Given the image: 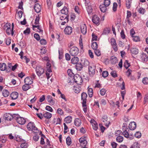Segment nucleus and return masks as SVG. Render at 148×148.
<instances>
[{"mask_svg":"<svg viewBox=\"0 0 148 148\" xmlns=\"http://www.w3.org/2000/svg\"><path fill=\"white\" fill-rule=\"evenodd\" d=\"M6 30V33L8 35H9L10 34L12 35H13L14 34L13 29H8Z\"/></svg>","mask_w":148,"mask_h":148,"instance_id":"obj_46","label":"nucleus"},{"mask_svg":"<svg viewBox=\"0 0 148 148\" xmlns=\"http://www.w3.org/2000/svg\"><path fill=\"white\" fill-rule=\"evenodd\" d=\"M45 109L47 110H48L50 112H52L53 110L52 108L48 106H46L45 108Z\"/></svg>","mask_w":148,"mask_h":148,"instance_id":"obj_63","label":"nucleus"},{"mask_svg":"<svg viewBox=\"0 0 148 148\" xmlns=\"http://www.w3.org/2000/svg\"><path fill=\"white\" fill-rule=\"evenodd\" d=\"M111 75L114 77H117V75L116 72L115 71H112L110 73Z\"/></svg>","mask_w":148,"mask_h":148,"instance_id":"obj_61","label":"nucleus"},{"mask_svg":"<svg viewBox=\"0 0 148 148\" xmlns=\"http://www.w3.org/2000/svg\"><path fill=\"white\" fill-rule=\"evenodd\" d=\"M117 142L119 143H121L123 140V137L120 136H118L116 138Z\"/></svg>","mask_w":148,"mask_h":148,"instance_id":"obj_36","label":"nucleus"},{"mask_svg":"<svg viewBox=\"0 0 148 148\" xmlns=\"http://www.w3.org/2000/svg\"><path fill=\"white\" fill-rule=\"evenodd\" d=\"M106 90L104 88L101 89L100 91V94L101 95H104L106 93Z\"/></svg>","mask_w":148,"mask_h":148,"instance_id":"obj_53","label":"nucleus"},{"mask_svg":"<svg viewBox=\"0 0 148 148\" xmlns=\"http://www.w3.org/2000/svg\"><path fill=\"white\" fill-rule=\"evenodd\" d=\"M95 66L92 65L89 66L88 67L89 73L91 76H93L95 73Z\"/></svg>","mask_w":148,"mask_h":148,"instance_id":"obj_4","label":"nucleus"},{"mask_svg":"<svg viewBox=\"0 0 148 148\" xmlns=\"http://www.w3.org/2000/svg\"><path fill=\"white\" fill-rule=\"evenodd\" d=\"M131 52L134 55H136L138 53V49L135 48H132L130 49Z\"/></svg>","mask_w":148,"mask_h":148,"instance_id":"obj_26","label":"nucleus"},{"mask_svg":"<svg viewBox=\"0 0 148 148\" xmlns=\"http://www.w3.org/2000/svg\"><path fill=\"white\" fill-rule=\"evenodd\" d=\"M66 142L67 145L69 146L70 145L71 143V139L69 136H68L66 138Z\"/></svg>","mask_w":148,"mask_h":148,"instance_id":"obj_44","label":"nucleus"},{"mask_svg":"<svg viewBox=\"0 0 148 148\" xmlns=\"http://www.w3.org/2000/svg\"><path fill=\"white\" fill-rule=\"evenodd\" d=\"M123 135L126 138H128L129 137V135L128 133L126 131H123Z\"/></svg>","mask_w":148,"mask_h":148,"instance_id":"obj_58","label":"nucleus"},{"mask_svg":"<svg viewBox=\"0 0 148 148\" xmlns=\"http://www.w3.org/2000/svg\"><path fill=\"white\" fill-rule=\"evenodd\" d=\"M108 75V72L107 71H103L102 73V76L104 77H107Z\"/></svg>","mask_w":148,"mask_h":148,"instance_id":"obj_57","label":"nucleus"},{"mask_svg":"<svg viewBox=\"0 0 148 148\" xmlns=\"http://www.w3.org/2000/svg\"><path fill=\"white\" fill-rule=\"evenodd\" d=\"M86 9L88 13L89 14L92 12V8L91 5L87 4L86 7Z\"/></svg>","mask_w":148,"mask_h":148,"instance_id":"obj_29","label":"nucleus"},{"mask_svg":"<svg viewBox=\"0 0 148 148\" xmlns=\"http://www.w3.org/2000/svg\"><path fill=\"white\" fill-rule=\"evenodd\" d=\"M136 127V124L135 122L133 121L129 124V127L131 130H134Z\"/></svg>","mask_w":148,"mask_h":148,"instance_id":"obj_15","label":"nucleus"},{"mask_svg":"<svg viewBox=\"0 0 148 148\" xmlns=\"http://www.w3.org/2000/svg\"><path fill=\"white\" fill-rule=\"evenodd\" d=\"M127 124L126 123H123L122 126V130L123 131H126L127 128Z\"/></svg>","mask_w":148,"mask_h":148,"instance_id":"obj_60","label":"nucleus"},{"mask_svg":"<svg viewBox=\"0 0 148 148\" xmlns=\"http://www.w3.org/2000/svg\"><path fill=\"white\" fill-rule=\"evenodd\" d=\"M144 99V104H145L148 101V94H147L145 95V97Z\"/></svg>","mask_w":148,"mask_h":148,"instance_id":"obj_64","label":"nucleus"},{"mask_svg":"<svg viewBox=\"0 0 148 148\" xmlns=\"http://www.w3.org/2000/svg\"><path fill=\"white\" fill-rule=\"evenodd\" d=\"M111 45L112 46H114V45L116 44V40H115L113 38H112L111 39Z\"/></svg>","mask_w":148,"mask_h":148,"instance_id":"obj_59","label":"nucleus"},{"mask_svg":"<svg viewBox=\"0 0 148 148\" xmlns=\"http://www.w3.org/2000/svg\"><path fill=\"white\" fill-rule=\"evenodd\" d=\"M108 7L104 5L103 4L100 5L99 6V8L101 11L103 12H105L107 9Z\"/></svg>","mask_w":148,"mask_h":148,"instance_id":"obj_18","label":"nucleus"},{"mask_svg":"<svg viewBox=\"0 0 148 148\" xmlns=\"http://www.w3.org/2000/svg\"><path fill=\"white\" fill-rule=\"evenodd\" d=\"M72 121V118L71 116H68L64 119V121L67 123H70Z\"/></svg>","mask_w":148,"mask_h":148,"instance_id":"obj_24","label":"nucleus"},{"mask_svg":"<svg viewBox=\"0 0 148 148\" xmlns=\"http://www.w3.org/2000/svg\"><path fill=\"white\" fill-rule=\"evenodd\" d=\"M87 97V95L85 92H83L81 94V99L82 100L83 107L86 106V98Z\"/></svg>","mask_w":148,"mask_h":148,"instance_id":"obj_5","label":"nucleus"},{"mask_svg":"<svg viewBox=\"0 0 148 148\" xmlns=\"http://www.w3.org/2000/svg\"><path fill=\"white\" fill-rule=\"evenodd\" d=\"M100 103L102 105L105 106L106 104V101L104 99H102L101 100Z\"/></svg>","mask_w":148,"mask_h":148,"instance_id":"obj_56","label":"nucleus"},{"mask_svg":"<svg viewBox=\"0 0 148 148\" xmlns=\"http://www.w3.org/2000/svg\"><path fill=\"white\" fill-rule=\"evenodd\" d=\"M6 68V65L5 63H3L1 64H0V69L1 71L5 70Z\"/></svg>","mask_w":148,"mask_h":148,"instance_id":"obj_31","label":"nucleus"},{"mask_svg":"<svg viewBox=\"0 0 148 148\" xmlns=\"http://www.w3.org/2000/svg\"><path fill=\"white\" fill-rule=\"evenodd\" d=\"M71 63L73 64L77 63L79 61V58L77 57H74L71 59Z\"/></svg>","mask_w":148,"mask_h":148,"instance_id":"obj_27","label":"nucleus"},{"mask_svg":"<svg viewBox=\"0 0 148 148\" xmlns=\"http://www.w3.org/2000/svg\"><path fill=\"white\" fill-rule=\"evenodd\" d=\"M95 53L96 55L97 56H101V52L98 49H96L95 50Z\"/></svg>","mask_w":148,"mask_h":148,"instance_id":"obj_47","label":"nucleus"},{"mask_svg":"<svg viewBox=\"0 0 148 148\" xmlns=\"http://www.w3.org/2000/svg\"><path fill=\"white\" fill-rule=\"evenodd\" d=\"M92 22L96 25H99L100 23V20L99 18L97 16L94 15L92 19Z\"/></svg>","mask_w":148,"mask_h":148,"instance_id":"obj_9","label":"nucleus"},{"mask_svg":"<svg viewBox=\"0 0 148 148\" xmlns=\"http://www.w3.org/2000/svg\"><path fill=\"white\" fill-rule=\"evenodd\" d=\"M6 119L8 120H11L13 118V116L10 114L8 113L7 114V116L5 117Z\"/></svg>","mask_w":148,"mask_h":148,"instance_id":"obj_42","label":"nucleus"},{"mask_svg":"<svg viewBox=\"0 0 148 148\" xmlns=\"http://www.w3.org/2000/svg\"><path fill=\"white\" fill-rule=\"evenodd\" d=\"M142 82L144 84L146 85L148 84V78L146 77L144 78L142 80Z\"/></svg>","mask_w":148,"mask_h":148,"instance_id":"obj_49","label":"nucleus"},{"mask_svg":"<svg viewBox=\"0 0 148 148\" xmlns=\"http://www.w3.org/2000/svg\"><path fill=\"white\" fill-rule=\"evenodd\" d=\"M92 47L93 49H96L97 48L98 45L96 42H94L92 43Z\"/></svg>","mask_w":148,"mask_h":148,"instance_id":"obj_40","label":"nucleus"},{"mask_svg":"<svg viewBox=\"0 0 148 148\" xmlns=\"http://www.w3.org/2000/svg\"><path fill=\"white\" fill-rule=\"evenodd\" d=\"M110 0H104L103 4L108 7L110 4Z\"/></svg>","mask_w":148,"mask_h":148,"instance_id":"obj_45","label":"nucleus"},{"mask_svg":"<svg viewBox=\"0 0 148 148\" xmlns=\"http://www.w3.org/2000/svg\"><path fill=\"white\" fill-rule=\"evenodd\" d=\"M28 145V144L26 142L22 143L21 145V148H27Z\"/></svg>","mask_w":148,"mask_h":148,"instance_id":"obj_41","label":"nucleus"},{"mask_svg":"<svg viewBox=\"0 0 148 148\" xmlns=\"http://www.w3.org/2000/svg\"><path fill=\"white\" fill-rule=\"evenodd\" d=\"M130 66V64L128 63V61L127 60H125L124 63V66L126 69H127Z\"/></svg>","mask_w":148,"mask_h":148,"instance_id":"obj_43","label":"nucleus"},{"mask_svg":"<svg viewBox=\"0 0 148 148\" xmlns=\"http://www.w3.org/2000/svg\"><path fill=\"white\" fill-rule=\"evenodd\" d=\"M83 65L81 63L76 64V69L78 71H80L82 68Z\"/></svg>","mask_w":148,"mask_h":148,"instance_id":"obj_35","label":"nucleus"},{"mask_svg":"<svg viewBox=\"0 0 148 148\" xmlns=\"http://www.w3.org/2000/svg\"><path fill=\"white\" fill-rule=\"evenodd\" d=\"M36 74L38 76H40L44 72L43 68L40 66H38L36 67Z\"/></svg>","mask_w":148,"mask_h":148,"instance_id":"obj_3","label":"nucleus"},{"mask_svg":"<svg viewBox=\"0 0 148 148\" xmlns=\"http://www.w3.org/2000/svg\"><path fill=\"white\" fill-rule=\"evenodd\" d=\"M132 0H127L126 2V5L127 9H129L131 7Z\"/></svg>","mask_w":148,"mask_h":148,"instance_id":"obj_32","label":"nucleus"},{"mask_svg":"<svg viewBox=\"0 0 148 148\" xmlns=\"http://www.w3.org/2000/svg\"><path fill=\"white\" fill-rule=\"evenodd\" d=\"M64 31L66 34L70 35L72 32V29L70 26H67L64 29Z\"/></svg>","mask_w":148,"mask_h":148,"instance_id":"obj_12","label":"nucleus"},{"mask_svg":"<svg viewBox=\"0 0 148 148\" xmlns=\"http://www.w3.org/2000/svg\"><path fill=\"white\" fill-rule=\"evenodd\" d=\"M43 116L47 119H50L52 116V114L48 112H45L43 114Z\"/></svg>","mask_w":148,"mask_h":148,"instance_id":"obj_23","label":"nucleus"},{"mask_svg":"<svg viewBox=\"0 0 148 148\" xmlns=\"http://www.w3.org/2000/svg\"><path fill=\"white\" fill-rule=\"evenodd\" d=\"M73 89L75 92L77 93H79L80 91V88L77 86L74 87Z\"/></svg>","mask_w":148,"mask_h":148,"instance_id":"obj_50","label":"nucleus"},{"mask_svg":"<svg viewBox=\"0 0 148 148\" xmlns=\"http://www.w3.org/2000/svg\"><path fill=\"white\" fill-rule=\"evenodd\" d=\"M30 88L29 85L28 84H25L23 85L22 87V89L23 91H26L28 89H29Z\"/></svg>","mask_w":148,"mask_h":148,"instance_id":"obj_30","label":"nucleus"},{"mask_svg":"<svg viewBox=\"0 0 148 148\" xmlns=\"http://www.w3.org/2000/svg\"><path fill=\"white\" fill-rule=\"evenodd\" d=\"M74 123L76 126L79 127L81 124L82 122L80 119L76 118L75 119Z\"/></svg>","mask_w":148,"mask_h":148,"instance_id":"obj_21","label":"nucleus"},{"mask_svg":"<svg viewBox=\"0 0 148 148\" xmlns=\"http://www.w3.org/2000/svg\"><path fill=\"white\" fill-rule=\"evenodd\" d=\"M16 121L19 124L23 125L25 123L26 120L23 117H17Z\"/></svg>","mask_w":148,"mask_h":148,"instance_id":"obj_11","label":"nucleus"},{"mask_svg":"<svg viewBox=\"0 0 148 148\" xmlns=\"http://www.w3.org/2000/svg\"><path fill=\"white\" fill-rule=\"evenodd\" d=\"M101 120L102 122L104 123L105 125L107 127L109 126L110 122V121L108 120V116L106 115L103 116L101 118Z\"/></svg>","mask_w":148,"mask_h":148,"instance_id":"obj_8","label":"nucleus"},{"mask_svg":"<svg viewBox=\"0 0 148 148\" xmlns=\"http://www.w3.org/2000/svg\"><path fill=\"white\" fill-rule=\"evenodd\" d=\"M11 25L10 23H7L5 25H4V30H6L8 29H11L10 28Z\"/></svg>","mask_w":148,"mask_h":148,"instance_id":"obj_38","label":"nucleus"},{"mask_svg":"<svg viewBox=\"0 0 148 148\" xmlns=\"http://www.w3.org/2000/svg\"><path fill=\"white\" fill-rule=\"evenodd\" d=\"M81 30L83 34L85 35L86 34L87 32V28L85 24H82L81 25Z\"/></svg>","mask_w":148,"mask_h":148,"instance_id":"obj_16","label":"nucleus"},{"mask_svg":"<svg viewBox=\"0 0 148 148\" xmlns=\"http://www.w3.org/2000/svg\"><path fill=\"white\" fill-rule=\"evenodd\" d=\"M33 29L34 30V28H37L38 29V32H41V33H42L43 32V31L41 29V27L39 26L38 25H33Z\"/></svg>","mask_w":148,"mask_h":148,"instance_id":"obj_34","label":"nucleus"},{"mask_svg":"<svg viewBox=\"0 0 148 148\" xmlns=\"http://www.w3.org/2000/svg\"><path fill=\"white\" fill-rule=\"evenodd\" d=\"M79 52V49L76 47H72L70 48V53L71 56H75L77 55Z\"/></svg>","mask_w":148,"mask_h":148,"instance_id":"obj_1","label":"nucleus"},{"mask_svg":"<svg viewBox=\"0 0 148 148\" xmlns=\"http://www.w3.org/2000/svg\"><path fill=\"white\" fill-rule=\"evenodd\" d=\"M34 38L37 40H40V37L39 35L35 33L34 35Z\"/></svg>","mask_w":148,"mask_h":148,"instance_id":"obj_54","label":"nucleus"},{"mask_svg":"<svg viewBox=\"0 0 148 148\" xmlns=\"http://www.w3.org/2000/svg\"><path fill=\"white\" fill-rule=\"evenodd\" d=\"M34 9L37 13H39L41 11V8L38 3H36L34 6Z\"/></svg>","mask_w":148,"mask_h":148,"instance_id":"obj_14","label":"nucleus"},{"mask_svg":"<svg viewBox=\"0 0 148 148\" xmlns=\"http://www.w3.org/2000/svg\"><path fill=\"white\" fill-rule=\"evenodd\" d=\"M132 37L133 38V40L137 42L140 41V39L138 36H133V37Z\"/></svg>","mask_w":148,"mask_h":148,"instance_id":"obj_55","label":"nucleus"},{"mask_svg":"<svg viewBox=\"0 0 148 148\" xmlns=\"http://www.w3.org/2000/svg\"><path fill=\"white\" fill-rule=\"evenodd\" d=\"M110 61L112 64H116L118 61L117 58L114 56H112L111 57Z\"/></svg>","mask_w":148,"mask_h":148,"instance_id":"obj_22","label":"nucleus"},{"mask_svg":"<svg viewBox=\"0 0 148 148\" xmlns=\"http://www.w3.org/2000/svg\"><path fill=\"white\" fill-rule=\"evenodd\" d=\"M47 101L51 103L52 104H54V101L51 96L47 95Z\"/></svg>","mask_w":148,"mask_h":148,"instance_id":"obj_25","label":"nucleus"},{"mask_svg":"<svg viewBox=\"0 0 148 148\" xmlns=\"http://www.w3.org/2000/svg\"><path fill=\"white\" fill-rule=\"evenodd\" d=\"M11 25L10 23H7L5 25H4V30H6L8 29H11L10 28Z\"/></svg>","mask_w":148,"mask_h":148,"instance_id":"obj_37","label":"nucleus"},{"mask_svg":"<svg viewBox=\"0 0 148 148\" xmlns=\"http://www.w3.org/2000/svg\"><path fill=\"white\" fill-rule=\"evenodd\" d=\"M79 141L80 143V145L83 147L82 148H88L85 147L87 143V142L86 139V137L80 138Z\"/></svg>","mask_w":148,"mask_h":148,"instance_id":"obj_6","label":"nucleus"},{"mask_svg":"<svg viewBox=\"0 0 148 148\" xmlns=\"http://www.w3.org/2000/svg\"><path fill=\"white\" fill-rule=\"evenodd\" d=\"M61 12L62 14L65 15V18H68V9L66 7L64 6L61 10Z\"/></svg>","mask_w":148,"mask_h":148,"instance_id":"obj_10","label":"nucleus"},{"mask_svg":"<svg viewBox=\"0 0 148 148\" xmlns=\"http://www.w3.org/2000/svg\"><path fill=\"white\" fill-rule=\"evenodd\" d=\"M2 94L4 97H7L9 95V91L7 90H4L2 92Z\"/></svg>","mask_w":148,"mask_h":148,"instance_id":"obj_33","label":"nucleus"},{"mask_svg":"<svg viewBox=\"0 0 148 148\" xmlns=\"http://www.w3.org/2000/svg\"><path fill=\"white\" fill-rule=\"evenodd\" d=\"M18 93L17 92H13L10 95V96L12 99H16L18 97Z\"/></svg>","mask_w":148,"mask_h":148,"instance_id":"obj_20","label":"nucleus"},{"mask_svg":"<svg viewBox=\"0 0 148 148\" xmlns=\"http://www.w3.org/2000/svg\"><path fill=\"white\" fill-rule=\"evenodd\" d=\"M88 94L89 96L90 97H91L93 95V90L92 88H89L88 90Z\"/></svg>","mask_w":148,"mask_h":148,"instance_id":"obj_39","label":"nucleus"},{"mask_svg":"<svg viewBox=\"0 0 148 148\" xmlns=\"http://www.w3.org/2000/svg\"><path fill=\"white\" fill-rule=\"evenodd\" d=\"M27 128L29 131L37 130V128L35 127L34 123L32 122H30L28 124Z\"/></svg>","mask_w":148,"mask_h":148,"instance_id":"obj_7","label":"nucleus"},{"mask_svg":"<svg viewBox=\"0 0 148 148\" xmlns=\"http://www.w3.org/2000/svg\"><path fill=\"white\" fill-rule=\"evenodd\" d=\"M117 7V4L116 3L114 2L113 3L112 9L115 12L116 10V8Z\"/></svg>","mask_w":148,"mask_h":148,"instance_id":"obj_51","label":"nucleus"},{"mask_svg":"<svg viewBox=\"0 0 148 148\" xmlns=\"http://www.w3.org/2000/svg\"><path fill=\"white\" fill-rule=\"evenodd\" d=\"M134 148H140L139 145L137 142H135L132 145Z\"/></svg>","mask_w":148,"mask_h":148,"instance_id":"obj_62","label":"nucleus"},{"mask_svg":"<svg viewBox=\"0 0 148 148\" xmlns=\"http://www.w3.org/2000/svg\"><path fill=\"white\" fill-rule=\"evenodd\" d=\"M74 81L77 84L80 85L83 82V79L79 75H78L74 77Z\"/></svg>","mask_w":148,"mask_h":148,"instance_id":"obj_2","label":"nucleus"},{"mask_svg":"<svg viewBox=\"0 0 148 148\" xmlns=\"http://www.w3.org/2000/svg\"><path fill=\"white\" fill-rule=\"evenodd\" d=\"M24 82L25 84L30 85L32 83L33 80L31 77H27L25 79Z\"/></svg>","mask_w":148,"mask_h":148,"instance_id":"obj_13","label":"nucleus"},{"mask_svg":"<svg viewBox=\"0 0 148 148\" xmlns=\"http://www.w3.org/2000/svg\"><path fill=\"white\" fill-rule=\"evenodd\" d=\"M140 59L143 62H146L148 60V57L147 55L143 53L140 56Z\"/></svg>","mask_w":148,"mask_h":148,"instance_id":"obj_19","label":"nucleus"},{"mask_svg":"<svg viewBox=\"0 0 148 148\" xmlns=\"http://www.w3.org/2000/svg\"><path fill=\"white\" fill-rule=\"evenodd\" d=\"M82 63L84 66H86L89 64V62L87 60L84 59L82 60Z\"/></svg>","mask_w":148,"mask_h":148,"instance_id":"obj_28","label":"nucleus"},{"mask_svg":"<svg viewBox=\"0 0 148 148\" xmlns=\"http://www.w3.org/2000/svg\"><path fill=\"white\" fill-rule=\"evenodd\" d=\"M138 10V12L140 14H144L145 12V9L142 8H140Z\"/></svg>","mask_w":148,"mask_h":148,"instance_id":"obj_48","label":"nucleus"},{"mask_svg":"<svg viewBox=\"0 0 148 148\" xmlns=\"http://www.w3.org/2000/svg\"><path fill=\"white\" fill-rule=\"evenodd\" d=\"M121 36V38L123 39H125V34L124 32L123 29L122 30L120 33Z\"/></svg>","mask_w":148,"mask_h":148,"instance_id":"obj_52","label":"nucleus"},{"mask_svg":"<svg viewBox=\"0 0 148 148\" xmlns=\"http://www.w3.org/2000/svg\"><path fill=\"white\" fill-rule=\"evenodd\" d=\"M91 123H92L93 129L96 130L98 128V125L97 123L94 120H91Z\"/></svg>","mask_w":148,"mask_h":148,"instance_id":"obj_17","label":"nucleus"}]
</instances>
